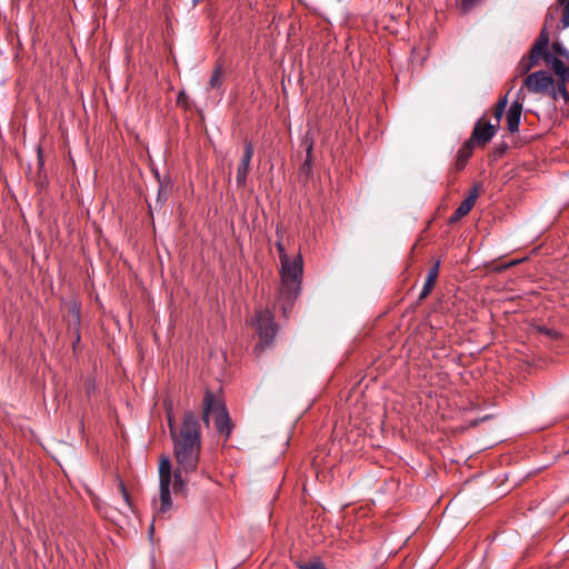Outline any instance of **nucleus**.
<instances>
[{"mask_svg":"<svg viewBox=\"0 0 569 569\" xmlns=\"http://www.w3.org/2000/svg\"><path fill=\"white\" fill-rule=\"evenodd\" d=\"M223 69L221 66H217L209 80V87L211 89H218L222 84Z\"/></svg>","mask_w":569,"mask_h":569,"instance_id":"obj_16","label":"nucleus"},{"mask_svg":"<svg viewBox=\"0 0 569 569\" xmlns=\"http://www.w3.org/2000/svg\"><path fill=\"white\" fill-rule=\"evenodd\" d=\"M302 143L306 146V152H307L303 167H310L311 161H312L313 139L311 137H309V134H306Z\"/></svg>","mask_w":569,"mask_h":569,"instance_id":"obj_18","label":"nucleus"},{"mask_svg":"<svg viewBox=\"0 0 569 569\" xmlns=\"http://www.w3.org/2000/svg\"><path fill=\"white\" fill-rule=\"evenodd\" d=\"M507 104H508V93L505 94L503 97H501L493 108V118H495L493 124H498V129L500 128V122H501L502 116L506 111Z\"/></svg>","mask_w":569,"mask_h":569,"instance_id":"obj_15","label":"nucleus"},{"mask_svg":"<svg viewBox=\"0 0 569 569\" xmlns=\"http://www.w3.org/2000/svg\"><path fill=\"white\" fill-rule=\"evenodd\" d=\"M167 419H168L170 437L172 438V437L177 436L178 432H180V426H177L171 409H167Z\"/></svg>","mask_w":569,"mask_h":569,"instance_id":"obj_21","label":"nucleus"},{"mask_svg":"<svg viewBox=\"0 0 569 569\" xmlns=\"http://www.w3.org/2000/svg\"><path fill=\"white\" fill-rule=\"evenodd\" d=\"M475 144L471 143V141L467 140L463 142V144L460 147V149L457 152V158L455 162V169L457 171H461L465 169V167L468 163L469 158L472 154Z\"/></svg>","mask_w":569,"mask_h":569,"instance_id":"obj_14","label":"nucleus"},{"mask_svg":"<svg viewBox=\"0 0 569 569\" xmlns=\"http://www.w3.org/2000/svg\"><path fill=\"white\" fill-rule=\"evenodd\" d=\"M552 54L557 58H565L569 60V51L563 47V44L559 41H555L551 44Z\"/></svg>","mask_w":569,"mask_h":569,"instance_id":"obj_19","label":"nucleus"},{"mask_svg":"<svg viewBox=\"0 0 569 569\" xmlns=\"http://www.w3.org/2000/svg\"><path fill=\"white\" fill-rule=\"evenodd\" d=\"M522 114V102L519 100L513 101L507 111V129L509 132L515 133L519 130Z\"/></svg>","mask_w":569,"mask_h":569,"instance_id":"obj_12","label":"nucleus"},{"mask_svg":"<svg viewBox=\"0 0 569 569\" xmlns=\"http://www.w3.org/2000/svg\"><path fill=\"white\" fill-rule=\"evenodd\" d=\"M173 455L178 465L173 472V491L186 492L188 480L182 472L196 471L201 451V425L192 410H187L180 423V432L172 437Z\"/></svg>","mask_w":569,"mask_h":569,"instance_id":"obj_1","label":"nucleus"},{"mask_svg":"<svg viewBox=\"0 0 569 569\" xmlns=\"http://www.w3.org/2000/svg\"><path fill=\"white\" fill-rule=\"evenodd\" d=\"M253 325L261 340V348L269 347L278 332V325L274 322L273 313L269 309L256 310Z\"/></svg>","mask_w":569,"mask_h":569,"instance_id":"obj_6","label":"nucleus"},{"mask_svg":"<svg viewBox=\"0 0 569 569\" xmlns=\"http://www.w3.org/2000/svg\"><path fill=\"white\" fill-rule=\"evenodd\" d=\"M302 273L303 266L301 256L281 262V283L278 292V301L284 317H288L300 293Z\"/></svg>","mask_w":569,"mask_h":569,"instance_id":"obj_3","label":"nucleus"},{"mask_svg":"<svg viewBox=\"0 0 569 569\" xmlns=\"http://www.w3.org/2000/svg\"><path fill=\"white\" fill-rule=\"evenodd\" d=\"M553 27L558 31L569 28V0H556V2L548 8L541 30L548 32V29Z\"/></svg>","mask_w":569,"mask_h":569,"instance_id":"obj_7","label":"nucleus"},{"mask_svg":"<svg viewBox=\"0 0 569 569\" xmlns=\"http://www.w3.org/2000/svg\"><path fill=\"white\" fill-rule=\"evenodd\" d=\"M478 198V188L475 187L470 190L467 198L459 204L452 216L449 218L450 223H455L467 216L476 204Z\"/></svg>","mask_w":569,"mask_h":569,"instance_id":"obj_11","label":"nucleus"},{"mask_svg":"<svg viewBox=\"0 0 569 569\" xmlns=\"http://www.w3.org/2000/svg\"><path fill=\"white\" fill-rule=\"evenodd\" d=\"M440 270V260H437L433 266L428 270V274L423 284V288L419 295V300L426 299L435 288L437 278Z\"/></svg>","mask_w":569,"mask_h":569,"instance_id":"obj_13","label":"nucleus"},{"mask_svg":"<svg viewBox=\"0 0 569 569\" xmlns=\"http://www.w3.org/2000/svg\"><path fill=\"white\" fill-rule=\"evenodd\" d=\"M541 60L552 69L562 82H569V66L566 67L561 59L551 53L549 32L545 30L540 31L528 54L519 62V71L527 73L538 66Z\"/></svg>","mask_w":569,"mask_h":569,"instance_id":"obj_2","label":"nucleus"},{"mask_svg":"<svg viewBox=\"0 0 569 569\" xmlns=\"http://www.w3.org/2000/svg\"><path fill=\"white\" fill-rule=\"evenodd\" d=\"M498 124L487 122L485 117L478 119L476 122L472 133L468 139L472 144L486 146L497 133Z\"/></svg>","mask_w":569,"mask_h":569,"instance_id":"obj_9","label":"nucleus"},{"mask_svg":"<svg viewBox=\"0 0 569 569\" xmlns=\"http://www.w3.org/2000/svg\"><path fill=\"white\" fill-rule=\"evenodd\" d=\"M159 507L158 513H166L172 508L170 486H173V473L170 458L163 456L159 462Z\"/></svg>","mask_w":569,"mask_h":569,"instance_id":"obj_5","label":"nucleus"},{"mask_svg":"<svg viewBox=\"0 0 569 569\" xmlns=\"http://www.w3.org/2000/svg\"><path fill=\"white\" fill-rule=\"evenodd\" d=\"M523 86L531 92L546 93L555 90V80L546 71L540 70L527 76Z\"/></svg>","mask_w":569,"mask_h":569,"instance_id":"obj_8","label":"nucleus"},{"mask_svg":"<svg viewBox=\"0 0 569 569\" xmlns=\"http://www.w3.org/2000/svg\"><path fill=\"white\" fill-rule=\"evenodd\" d=\"M253 144L251 141L244 142L243 153L237 168L236 181L238 187H244L247 183V174L249 172L250 162L253 157Z\"/></svg>","mask_w":569,"mask_h":569,"instance_id":"obj_10","label":"nucleus"},{"mask_svg":"<svg viewBox=\"0 0 569 569\" xmlns=\"http://www.w3.org/2000/svg\"><path fill=\"white\" fill-rule=\"evenodd\" d=\"M480 0H462L461 7L463 11L470 10L472 7H475Z\"/></svg>","mask_w":569,"mask_h":569,"instance_id":"obj_23","label":"nucleus"},{"mask_svg":"<svg viewBox=\"0 0 569 569\" xmlns=\"http://www.w3.org/2000/svg\"><path fill=\"white\" fill-rule=\"evenodd\" d=\"M552 92V97L557 99L558 96H561L566 102L569 101V92L566 87V82L560 80L559 83L555 84V90H550Z\"/></svg>","mask_w":569,"mask_h":569,"instance_id":"obj_20","label":"nucleus"},{"mask_svg":"<svg viewBox=\"0 0 569 569\" xmlns=\"http://www.w3.org/2000/svg\"><path fill=\"white\" fill-rule=\"evenodd\" d=\"M117 482H118V489H119V491H120V493H121L126 505L130 506V497H129V493L127 491L124 482L120 478H117Z\"/></svg>","mask_w":569,"mask_h":569,"instance_id":"obj_22","label":"nucleus"},{"mask_svg":"<svg viewBox=\"0 0 569 569\" xmlns=\"http://www.w3.org/2000/svg\"><path fill=\"white\" fill-rule=\"evenodd\" d=\"M276 233L279 237L278 241L276 242V248H277V251L279 254L280 262H283V261L289 260L290 257L287 254L286 248L281 241V238L283 234H282V230L280 229V227H277Z\"/></svg>","mask_w":569,"mask_h":569,"instance_id":"obj_17","label":"nucleus"},{"mask_svg":"<svg viewBox=\"0 0 569 569\" xmlns=\"http://www.w3.org/2000/svg\"><path fill=\"white\" fill-rule=\"evenodd\" d=\"M213 418L214 427L218 433L229 438L232 431V423L228 410L212 391L207 390L202 401V420L209 427L210 419Z\"/></svg>","mask_w":569,"mask_h":569,"instance_id":"obj_4","label":"nucleus"}]
</instances>
